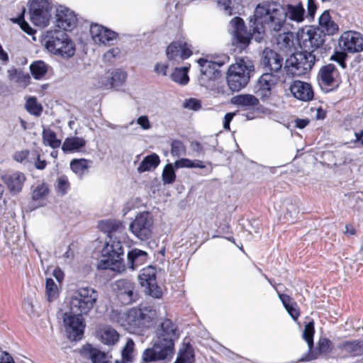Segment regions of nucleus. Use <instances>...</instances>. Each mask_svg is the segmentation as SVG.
Wrapping results in <instances>:
<instances>
[{"label":"nucleus","mask_w":363,"mask_h":363,"mask_svg":"<svg viewBox=\"0 0 363 363\" xmlns=\"http://www.w3.org/2000/svg\"><path fill=\"white\" fill-rule=\"evenodd\" d=\"M179 337L178 326L171 319H164L156 329L152 346L143 352L141 363L171 359L175 354V342Z\"/></svg>","instance_id":"1"},{"label":"nucleus","mask_w":363,"mask_h":363,"mask_svg":"<svg viewBox=\"0 0 363 363\" xmlns=\"http://www.w3.org/2000/svg\"><path fill=\"white\" fill-rule=\"evenodd\" d=\"M156 318V310L140 304L125 313L122 325L130 333H140L149 328Z\"/></svg>","instance_id":"2"},{"label":"nucleus","mask_w":363,"mask_h":363,"mask_svg":"<svg viewBox=\"0 0 363 363\" xmlns=\"http://www.w3.org/2000/svg\"><path fill=\"white\" fill-rule=\"evenodd\" d=\"M254 72V65L248 57L236 59L235 63L229 66L226 79L230 89L239 91L245 87L250 79V74Z\"/></svg>","instance_id":"3"},{"label":"nucleus","mask_w":363,"mask_h":363,"mask_svg":"<svg viewBox=\"0 0 363 363\" xmlns=\"http://www.w3.org/2000/svg\"><path fill=\"white\" fill-rule=\"evenodd\" d=\"M101 255L106 258L99 262V269H111L121 273L125 270V264L123 259L124 248L121 240H110L101 250Z\"/></svg>","instance_id":"4"},{"label":"nucleus","mask_w":363,"mask_h":363,"mask_svg":"<svg viewBox=\"0 0 363 363\" xmlns=\"http://www.w3.org/2000/svg\"><path fill=\"white\" fill-rule=\"evenodd\" d=\"M98 296V291L90 286L77 289L69 298L70 313L87 315L96 305Z\"/></svg>","instance_id":"5"},{"label":"nucleus","mask_w":363,"mask_h":363,"mask_svg":"<svg viewBox=\"0 0 363 363\" xmlns=\"http://www.w3.org/2000/svg\"><path fill=\"white\" fill-rule=\"evenodd\" d=\"M45 46L52 54L63 58H70L75 53L74 43L63 30H55L48 33Z\"/></svg>","instance_id":"6"},{"label":"nucleus","mask_w":363,"mask_h":363,"mask_svg":"<svg viewBox=\"0 0 363 363\" xmlns=\"http://www.w3.org/2000/svg\"><path fill=\"white\" fill-rule=\"evenodd\" d=\"M315 60V55L313 52L306 50L296 52L286 60V72L291 76L304 75L312 69Z\"/></svg>","instance_id":"7"},{"label":"nucleus","mask_w":363,"mask_h":363,"mask_svg":"<svg viewBox=\"0 0 363 363\" xmlns=\"http://www.w3.org/2000/svg\"><path fill=\"white\" fill-rule=\"evenodd\" d=\"M256 14L259 17H264V23L271 33L280 32L286 24V20L283 11L269 4L258 5Z\"/></svg>","instance_id":"8"},{"label":"nucleus","mask_w":363,"mask_h":363,"mask_svg":"<svg viewBox=\"0 0 363 363\" xmlns=\"http://www.w3.org/2000/svg\"><path fill=\"white\" fill-rule=\"evenodd\" d=\"M317 80L321 90L325 93L336 91L342 82L339 70L332 63L323 65L320 68L317 74Z\"/></svg>","instance_id":"9"},{"label":"nucleus","mask_w":363,"mask_h":363,"mask_svg":"<svg viewBox=\"0 0 363 363\" xmlns=\"http://www.w3.org/2000/svg\"><path fill=\"white\" fill-rule=\"evenodd\" d=\"M153 219L147 211L139 213L130 225V230L139 240L146 241L152 234Z\"/></svg>","instance_id":"10"},{"label":"nucleus","mask_w":363,"mask_h":363,"mask_svg":"<svg viewBox=\"0 0 363 363\" xmlns=\"http://www.w3.org/2000/svg\"><path fill=\"white\" fill-rule=\"evenodd\" d=\"M228 57L223 55L220 57H214L213 60L199 58L197 62L200 67L201 79L208 82L215 80L221 75L220 68L228 60Z\"/></svg>","instance_id":"11"},{"label":"nucleus","mask_w":363,"mask_h":363,"mask_svg":"<svg viewBox=\"0 0 363 363\" xmlns=\"http://www.w3.org/2000/svg\"><path fill=\"white\" fill-rule=\"evenodd\" d=\"M155 267L149 265L143 268L138 276L140 284L145 289L146 293L153 298H160L162 291L156 281Z\"/></svg>","instance_id":"12"},{"label":"nucleus","mask_w":363,"mask_h":363,"mask_svg":"<svg viewBox=\"0 0 363 363\" xmlns=\"http://www.w3.org/2000/svg\"><path fill=\"white\" fill-rule=\"evenodd\" d=\"M325 41V35L318 28H310L306 32L302 33L299 45L302 50L314 52L323 45Z\"/></svg>","instance_id":"13"},{"label":"nucleus","mask_w":363,"mask_h":363,"mask_svg":"<svg viewBox=\"0 0 363 363\" xmlns=\"http://www.w3.org/2000/svg\"><path fill=\"white\" fill-rule=\"evenodd\" d=\"M338 43L341 50L349 53L363 51V37L357 31L343 32L340 36Z\"/></svg>","instance_id":"14"},{"label":"nucleus","mask_w":363,"mask_h":363,"mask_svg":"<svg viewBox=\"0 0 363 363\" xmlns=\"http://www.w3.org/2000/svg\"><path fill=\"white\" fill-rule=\"evenodd\" d=\"M114 290L118 298L123 304H131L138 299L135 285L130 280L121 279L116 281Z\"/></svg>","instance_id":"15"},{"label":"nucleus","mask_w":363,"mask_h":363,"mask_svg":"<svg viewBox=\"0 0 363 363\" xmlns=\"http://www.w3.org/2000/svg\"><path fill=\"white\" fill-rule=\"evenodd\" d=\"M82 317L72 313L64 314L63 320L69 339L77 341L83 337L85 324Z\"/></svg>","instance_id":"16"},{"label":"nucleus","mask_w":363,"mask_h":363,"mask_svg":"<svg viewBox=\"0 0 363 363\" xmlns=\"http://www.w3.org/2000/svg\"><path fill=\"white\" fill-rule=\"evenodd\" d=\"M99 229L106 233L110 240H123L127 238L125 227L120 220L108 219L99 222Z\"/></svg>","instance_id":"17"},{"label":"nucleus","mask_w":363,"mask_h":363,"mask_svg":"<svg viewBox=\"0 0 363 363\" xmlns=\"http://www.w3.org/2000/svg\"><path fill=\"white\" fill-rule=\"evenodd\" d=\"M230 23L233 28V43L241 49L246 48L252 37L251 33L247 32L244 20L235 16L231 19Z\"/></svg>","instance_id":"18"},{"label":"nucleus","mask_w":363,"mask_h":363,"mask_svg":"<svg viewBox=\"0 0 363 363\" xmlns=\"http://www.w3.org/2000/svg\"><path fill=\"white\" fill-rule=\"evenodd\" d=\"M166 55L169 60H184L193 55L192 46L184 39L173 41L167 47Z\"/></svg>","instance_id":"19"},{"label":"nucleus","mask_w":363,"mask_h":363,"mask_svg":"<svg viewBox=\"0 0 363 363\" xmlns=\"http://www.w3.org/2000/svg\"><path fill=\"white\" fill-rule=\"evenodd\" d=\"M276 84V76L272 73H264L258 79L255 93L262 100L268 99L272 94V89Z\"/></svg>","instance_id":"20"},{"label":"nucleus","mask_w":363,"mask_h":363,"mask_svg":"<svg viewBox=\"0 0 363 363\" xmlns=\"http://www.w3.org/2000/svg\"><path fill=\"white\" fill-rule=\"evenodd\" d=\"M292 95L302 101H309L313 99L314 92L312 86L307 82L295 80L290 86Z\"/></svg>","instance_id":"21"},{"label":"nucleus","mask_w":363,"mask_h":363,"mask_svg":"<svg viewBox=\"0 0 363 363\" xmlns=\"http://www.w3.org/2000/svg\"><path fill=\"white\" fill-rule=\"evenodd\" d=\"M90 33L96 43L103 44L109 43L118 36L117 33L97 23L91 25Z\"/></svg>","instance_id":"22"},{"label":"nucleus","mask_w":363,"mask_h":363,"mask_svg":"<svg viewBox=\"0 0 363 363\" xmlns=\"http://www.w3.org/2000/svg\"><path fill=\"white\" fill-rule=\"evenodd\" d=\"M262 63L271 72H277L283 65V57L272 49L266 48L263 51Z\"/></svg>","instance_id":"23"},{"label":"nucleus","mask_w":363,"mask_h":363,"mask_svg":"<svg viewBox=\"0 0 363 363\" xmlns=\"http://www.w3.org/2000/svg\"><path fill=\"white\" fill-rule=\"evenodd\" d=\"M283 13L285 18H288L292 22L301 23L306 18V10L301 1L296 4H287L283 7Z\"/></svg>","instance_id":"24"},{"label":"nucleus","mask_w":363,"mask_h":363,"mask_svg":"<svg viewBox=\"0 0 363 363\" xmlns=\"http://www.w3.org/2000/svg\"><path fill=\"white\" fill-rule=\"evenodd\" d=\"M82 356L89 359L91 363H111L109 357L104 352L94 347L91 344H86L80 350Z\"/></svg>","instance_id":"25"},{"label":"nucleus","mask_w":363,"mask_h":363,"mask_svg":"<svg viewBox=\"0 0 363 363\" xmlns=\"http://www.w3.org/2000/svg\"><path fill=\"white\" fill-rule=\"evenodd\" d=\"M56 17L58 26L64 30H71L76 26L75 15L67 8L57 9Z\"/></svg>","instance_id":"26"},{"label":"nucleus","mask_w":363,"mask_h":363,"mask_svg":"<svg viewBox=\"0 0 363 363\" xmlns=\"http://www.w3.org/2000/svg\"><path fill=\"white\" fill-rule=\"evenodd\" d=\"M319 29L322 33L328 35H333L338 33V25L332 20L328 10L325 11L319 17Z\"/></svg>","instance_id":"27"},{"label":"nucleus","mask_w":363,"mask_h":363,"mask_svg":"<svg viewBox=\"0 0 363 363\" xmlns=\"http://www.w3.org/2000/svg\"><path fill=\"white\" fill-rule=\"evenodd\" d=\"M3 179L9 191L16 194L21 191L26 177L23 173L17 172L4 176Z\"/></svg>","instance_id":"28"},{"label":"nucleus","mask_w":363,"mask_h":363,"mask_svg":"<svg viewBox=\"0 0 363 363\" xmlns=\"http://www.w3.org/2000/svg\"><path fill=\"white\" fill-rule=\"evenodd\" d=\"M338 348L350 357L363 356V339L345 341L338 345Z\"/></svg>","instance_id":"29"},{"label":"nucleus","mask_w":363,"mask_h":363,"mask_svg":"<svg viewBox=\"0 0 363 363\" xmlns=\"http://www.w3.org/2000/svg\"><path fill=\"white\" fill-rule=\"evenodd\" d=\"M148 259L147 252L138 248H133L128 252L127 264L129 268L134 270L143 265Z\"/></svg>","instance_id":"30"},{"label":"nucleus","mask_w":363,"mask_h":363,"mask_svg":"<svg viewBox=\"0 0 363 363\" xmlns=\"http://www.w3.org/2000/svg\"><path fill=\"white\" fill-rule=\"evenodd\" d=\"M333 349V342L327 337L320 338L318 342L317 351L309 349L306 357L303 359L306 361H311L318 358L319 354H327Z\"/></svg>","instance_id":"31"},{"label":"nucleus","mask_w":363,"mask_h":363,"mask_svg":"<svg viewBox=\"0 0 363 363\" xmlns=\"http://www.w3.org/2000/svg\"><path fill=\"white\" fill-rule=\"evenodd\" d=\"M86 141L84 138L77 136L66 138L62 145V150L64 152H79L86 146Z\"/></svg>","instance_id":"32"},{"label":"nucleus","mask_w":363,"mask_h":363,"mask_svg":"<svg viewBox=\"0 0 363 363\" xmlns=\"http://www.w3.org/2000/svg\"><path fill=\"white\" fill-rule=\"evenodd\" d=\"M230 101L245 109L254 108L259 104V99L252 94H239L232 97Z\"/></svg>","instance_id":"33"},{"label":"nucleus","mask_w":363,"mask_h":363,"mask_svg":"<svg viewBox=\"0 0 363 363\" xmlns=\"http://www.w3.org/2000/svg\"><path fill=\"white\" fill-rule=\"evenodd\" d=\"M91 163V160L85 158H74L70 161L69 167L79 179H82L89 172Z\"/></svg>","instance_id":"34"},{"label":"nucleus","mask_w":363,"mask_h":363,"mask_svg":"<svg viewBox=\"0 0 363 363\" xmlns=\"http://www.w3.org/2000/svg\"><path fill=\"white\" fill-rule=\"evenodd\" d=\"M266 28L264 17H259L255 13V19L250 21V25L252 37H255L257 41H261L264 37Z\"/></svg>","instance_id":"35"},{"label":"nucleus","mask_w":363,"mask_h":363,"mask_svg":"<svg viewBox=\"0 0 363 363\" xmlns=\"http://www.w3.org/2000/svg\"><path fill=\"white\" fill-rule=\"evenodd\" d=\"M100 340L106 345H113L119 340L118 333L111 326H104L99 331Z\"/></svg>","instance_id":"36"},{"label":"nucleus","mask_w":363,"mask_h":363,"mask_svg":"<svg viewBox=\"0 0 363 363\" xmlns=\"http://www.w3.org/2000/svg\"><path fill=\"white\" fill-rule=\"evenodd\" d=\"M195 353L193 347L189 344L184 345L179 350L177 357L174 363H194Z\"/></svg>","instance_id":"37"},{"label":"nucleus","mask_w":363,"mask_h":363,"mask_svg":"<svg viewBox=\"0 0 363 363\" xmlns=\"http://www.w3.org/2000/svg\"><path fill=\"white\" fill-rule=\"evenodd\" d=\"M160 163V159L158 155L156 153H152L144 157V159L138 167L137 170L139 173L148 172L151 169H155L158 167Z\"/></svg>","instance_id":"38"},{"label":"nucleus","mask_w":363,"mask_h":363,"mask_svg":"<svg viewBox=\"0 0 363 363\" xmlns=\"http://www.w3.org/2000/svg\"><path fill=\"white\" fill-rule=\"evenodd\" d=\"M277 40L279 48L284 52L291 51L294 47V35L291 31L279 34Z\"/></svg>","instance_id":"39"},{"label":"nucleus","mask_w":363,"mask_h":363,"mask_svg":"<svg viewBox=\"0 0 363 363\" xmlns=\"http://www.w3.org/2000/svg\"><path fill=\"white\" fill-rule=\"evenodd\" d=\"M43 143L52 149H57L61 145V140L57 138L56 133L50 128H43L42 131Z\"/></svg>","instance_id":"40"},{"label":"nucleus","mask_w":363,"mask_h":363,"mask_svg":"<svg viewBox=\"0 0 363 363\" xmlns=\"http://www.w3.org/2000/svg\"><path fill=\"white\" fill-rule=\"evenodd\" d=\"M30 70L35 79H42L44 78L48 70V65L42 61H35L30 65Z\"/></svg>","instance_id":"41"},{"label":"nucleus","mask_w":363,"mask_h":363,"mask_svg":"<svg viewBox=\"0 0 363 363\" xmlns=\"http://www.w3.org/2000/svg\"><path fill=\"white\" fill-rule=\"evenodd\" d=\"M189 67H176L171 74L172 81L179 83L181 85H186L189 82L188 71Z\"/></svg>","instance_id":"42"},{"label":"nucleus","mask_w":363,"mask_h":363,"mask_svg":"<svg viewBox=\"0 0 363 363\" xmlns=\"http://www.w3.org/2000/svg\"><path fill=\"white\" fill-rule=\"evenodd\" d=\"M45 295L48 302L51 303L58 298L60 290L52 278L45 280Z\"/></svg>","instance_id":"43"},{"label":"nucleus","mask_w":363,"mask_h":363,"mask_svg":"<svg viewBox=\"0 0 363 363\" xmlns=\"http://www.w3.org/2000/svg\"><path fill=\"white\" fill-rule=\"evenodd\" d=\"M126 78L127 73L122 69H117L111 72L107 84L111 88L121 86L125 82Z\"/></svg>","instance_id":"44"},{"label":"nucleus","mask_w":363,"mask_h":363,"mask_svg":"<svg viewBox=\"0 0 363 363\" xmlns=\"http://www.w3.org/2000/svg\"><path fill=\"white\" fill-rule=\"evenodd\" d=\"M27 111L35 116H40L43 112V106L38 102L35 96L29 97L26 102Z\"/></svg>","instance_id":"45"},{"label":"nucleus","mask_w":363,"mask_h":363,"mask_svg":"<svg viewBox=\"0 0 363 363\" xmlns=\"http://www.w3.org/2000/svg\"><path fill=\"white\" fill-rule=\"evenodd\" d=\"M30 18L35 25H41L46 20V9L38 8H29Z\"/></svg>","instance_id":"46"},{"label":"nucleus","mask_w":363,"mask_h":363,"mask_svg":"<svg viewBox=\"0 0 363 363\" xmlns=\"http://www.w3.org/2000/svg\"><path fill=\"white\" fill-rule=\"evenodd\" d=\"M134 342L133 340L129 339L125 346L123 347L121 352L122 359L123 362L129 363L133 360V352H134Z\"/></svg>","instance_id":"47"},{"label":"nucleus","mask_w":363,"mask_h":363,"mask_svg":"<svg viewBox=\"0 0 363 363\" xmlns=\"http://www.w3.org/2000/svg\"><path fill=\"white\" fill-rule=\"evenodd\" d=\"M50 193L48 185L45 183H42L37 186L32 192V199L34 201H40L45 199Z\"/></svg>","instance_id":"48"},{"label":"nucleus","mask_w":363,"mask_h":363,"mask_svg":"<svg viewBox=\"0 0 363 363\" xmlns=\"http://www.w3.org/2000/svg\"><path fill=\"white\" fill-rule=\"evenodd\" d=\"M315 334L314 323L311 321L305 325L303 337L308 343V347L311 350L313 347V337Z\"/></svg>","instance_id":"49"},{"label":"nucleus","mask_w":363,"mask_h":363,"mask_svg":"<svg viewBox=\"0 0 363 363\" xmlns=\"http://www.w3.org/2000/svg\"><path fill=\"white\" fill-rule=\"evenodd\" d=\"M71 184L66 175H61L57 179L56 190L58 194L64 196L70 189Z\"/></svg>","instance_id":"50"},{"label":"nucleus","mask_w":363,"mask_h":363,"mask_svg":"<svg viewBox=\"0 0 363 363\" xmlns=\"http://www.w3.org/2000/svg\"><path fill=\"white\" fill-rule=\"evenodd\" d=\"M176 174L172 164H167L162 172V180L164 184H172L175 182Z\"/></svg>","instance_id":"51"},{"label":"nucleus","mask_w":363,"mask_h":363,"mask_svg":"<svg viewBox=\"0 0 363 363\" xmlns=\"http://www.w3.org/2000/svg\"><path fill=\"white\" fill-rule=\"evenodd\" d=\"M186 153V147L183 142L179 140H173L171 143V154L174 157H180Z\"/></svg>","instance_id":"52"},{"label":"nucleus","mask_w":363,"mask_h":363,"mask_svg":"<svg viewBox=\"0 0 363 363\" xmlns=\"http://www.w3.org/2000/svg\"><path fill=\"white\" fill-rule=\"evenodd\" d=\"M348 57L347 52H345L342 50V51H335L331 55L330 60L332 61H335L342 68H347L346 60Z\"/></svg>","instance_id":"53"},{"label":"nucleus","mask_w":363,"mask_h":363,"mask_svg":"<svg viewBox=\"0 0 363 363\" xmlns=\"http://www.w3.org/2000/svg\"><path fill=\"white\" fill-rule=\"evenodd\" d=\"M24 12L25 10L16 18H12L11 21L13 23H18L21 28L28 35H32L34 33V30L30 26V25L25 21L24 19Z\"/></svg>","instance_id":"54"},{"label":"nucleus","mask_w":363,"mask_h":363,"mask_svg":"<svg viewBox=\"0 0 363 363\" xmlns=\"http://www.w3.org/2000/svg\"><path fill=\"white\" fill-rule=\"evenodd\" d=\"M317 9L318 5L315 3V0H307V13L306 17L313 20Z\"/></svg>","instance_id":"55"},{"label":"nucleus","mask_w":363,"mask_h":363,"mask_svg":"<svg viewBox=\"0 0 363 363\" xmlns=\"http://www.w3.org/2000/svg\"><path fill=\"white\" fill-rule=\"evenodd\" d=\"M33 154L35 156L36 160L35 162V167L39 170H43L45 169L48 162L45 160H40V153L38 150H34Z\"/></svg>","instance_id":"56"},{"label":"nucleus","mask_w":363,"mask_h":363,"mask_svg":"<svg viewBox=\"0 0 363 363\" xmlns=\"http://www.w3.org/2000/svg\"><path fill=\"white\" fill-rule=\"evenodd\" d=\"M291 317L294 320H297L300 316V309L296 302H293L292 304L285 308Z\"/></svg>","instance_id":"57"},{"label":"nucleus","mask_w":363,"mask_h":363,"mask_svg":"<svg viewBox=\"0 0 363 363\" xmlns=\"http://www.w3.org/2000/svg\"><path fill=\"white\" fill-rule=\"evenodd\" d=\"M29 155L30 151L28 150L16 151L13 155V160L18 162H23L28 160Z\"/></svg>","instance_id":"58"},{"label":"nucleus","mask_w":363,"mask_h":363,"mask_svg":"<svg viewBox=\"0 0 363 363\" xmlns=\"http://www.w3.org/2000/svg\"><path fill=\"white\" fill-rule=\"evenodd\" d=\"M169 66L167 63L157 62L154 67V71L157 75L166 76Z\"/></svg>","instance_id":"59"},{"label":"nucleus","mask_w":363,"mask_h":363,"mask_svg":"<svg viewBox=\"0 0 363 363\" xmlns=\"http://www.w3.org/2000/svg\"><path fill=\"white\" fill-rule=\"evenodd\" d=\"M121 54V50L118 48H113L108 50L104 55V60L111 62V60L119 56Z\"/></svg>","instance_id":"60"},{"label":"nucleus","mask_w":363,"mask_h":363,"mask_svg":"<svg viewBox=\"0 0 363 363\" xmlns=\"http://www.w3.org/2000/svg\"><path fill=\"white\" fill-rule=\"evenodd\" d=\"M191 166H192V160L188 159V158H182L179 160H177L174 162V167L177 169L179 168H191Z\"/></svg>","instance_id":"61"},{"label":"nucleus","mask_w":363,"mask_h":363,"mask_svg":"<svg viewBox=\"0 0 363 363\" xmlns=\"http://www.w3.org/2000/svg\"><path fill=\"white\" fill-rule=\"evenodd\" d=\"M186 107L194 111H198L201 108V104L199 100L190 99L186 102Z\"/></svg>","instance_id":"62"},{"label":"nucleus","mask_w":363,"mask_h":363,"mask_svg":"<svg viewBox=\"0 0 363 363\" xmlns=\"http://www.w3.org/2000/svg\"><path fill=\"white\" fill-rule=\"evenodd\" d=\"M137 123L140 125L144 130L150 128V123L147 116H140L137 119Z\"/></svg>","instance_id":"63"},{"label":"nucleus","mask_w":363,"mask_h":363,"mask_svg":"<svg viewBox=\"0 0 363 363\" xmlns=\"http://www.w3.org/2000/svg\"><path fill=\"white\" fill-rule=\"evenodd\" d=\"M0 363H15V362L9 352L0 350Z\"/></svg>","instance_id":"64"}]
</instances>
